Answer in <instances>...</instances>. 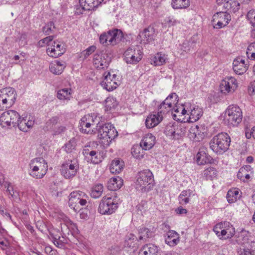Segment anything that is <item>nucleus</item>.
<instances>
[{
  "mask_svg": "<svg viewBox=\"0 0 255 255\" xmlns=\"http://www.w3.org/2000/svg\"><path fill=\"white\" fill-rule=\"evenodd\" d=\"M98 137L100 142L104 147L110 145L112 140L116 138L118 135V131L115 127L110 123L97 124Z\"/></svg>",
  "mask_w": 255,
  "mask_h": 255,
  "instance_id": "1",
  "label": "nucleus"
},
{
  "mask_svg": "<svg viewBox=\"0 0 255 255\" xmlns=\"http://www.w3.org/2000/svg\"><path fill=\"white\" fill-rule=\"evenodd\" d=\"M231 138L226 132H221L213 136L210 142V148L215 153L222 154L229 148Z\"/></svg>",
  "mask_w": 255,
  "mask_h": 255,
  "instance_id": "2",
  "label": "nucleus"
},
{
  "mask_svg": "<svg viewBox=\"0 0 255 255\" xmlns=\"http://www.w3.org/2000/svg\"><path fill=\"white\" fill-rule=\"evenodd\" d=\"M135 186L136 189L141 192L150 190L154 186V178L152 172L149 169L139 172Z\"/></svg>",
  "mask_w": 255,
  "mask_h": 255,
  "instance_id": "3",
  "label": "nucleus"
},
{
  "mask_svg": "<svg viewBox=\"0 0 255 255\" xmlns=\"http://www.w3.org/2000/svg\"><path fill=\"white\" fill-rule=\"evenodd\" d=\"M29 167V174L37 179L42 178L48 170L47 163L42 157H36L31 160Z\"/></svg>",
  "mask_w": 255,
  "mask_h": 255,
  "instance_id": "4",
  "label": "nucleus"
},
{
  "mask_svg": "<svg viewBox=\"0 0 255 255\" xmlns=\"http://www.w3.org/2000/svg\"><path fill=\"white\" fill-rule=\"evenodd\" d=\"M117 197L105 196L101 200L98 211L102 215H111L118 209Z\"/></svg>",
  "mask_w": 255,
  "mask_h": 255,
  "instance_id": "5",
  "label": "nucleus"
},
{
  "mask_svg": "<svg viewBox=\"0 0 255 255\" xmlns=\"http://www.w3.org/2000/svg\"><path fill=\"white\" fill-rule=\"evenodd\" d=\"M225 119L230 126H237L242 121L243 114L240 108L236 105L228 107L225 112Z\"/></svg>",
  "mask_w": 255,
  "mask_h": 255,
  "instance_id": "6",
  "label": "nucleus"
},
{
  "mask_svg": "<svg viewBox=\"0 0 255 255\" xmlns=\"http://www.w3.org/2000/svg\"><path fill=\"white\" fill-rule=\"evenodd\" d=\"M16 93L14 89L7 87L0 90V110L11 107L15 103Z\"/></svg>",
  "mask_w": 255,
  "mask_h": 255,
  "instance_id": "7",
  "label": "nucleus"
},
{
  "mask_svg": "<svg viewBox=\"0 0 255 255\" xmlns=\"http://www.w3.org/2000/svg\"><path fill=\"white\" fill-rule=\"evenodd\" d=\"M88 196L81 191H74L70 193L69 199V205L75 212H78L82 206L87 203Z\"/></svg>",
  "mask_w": 255,
  "mask_h": 255,
  "instance_id": "8",
  "label": "nucleus"
},
{
  "mask_svg": "<svg viewBox=\"0 0 255 255\" xmlns=\"http://www.w3.org/2000/svg\"><path fill=\"white\" fill-rule=\"evenodd\" d=\"M79 169V163L76 159H68L62 164L60 168L61 175L66 179L74 177Z\"/></svg>",
  "mask_w": 255,
  "mask_h": 255,
  "instance_id": "9",
  "label": "nucleus"
},
{
  "mask_svg": "<svg viewBox=\"0 0 255 255\" xmlns=\"http://www.w3.org/2000/svg\"><path fill=\"white\" fill-rule=\"evenodd\" d=\"M122 37V31L115 29L101 34L100 36V42L105 45L114 46L121 40Z\"/></svg>",
  "mask_w": 255,
  "mask_h": 255,
  "instance_id": "10",
  "label": "nucleus"
},
{
  "mask_svg": "<svg viewBox=\"0 0 255 255\" xmlns=\"http://www.w3.org/2000/svg\"><path fill=\"white\" fill-rule=\"evenodd\" d=\"M178 96L174 93L170 94L165 100L157 107V111L163 117L166 114L171 112L174 107L178 103Z\"/></svg>",
  "mask_w": 255,
  "mask_h": 255,
  "instance_id": "11",
  "label": "nucleus"
},
{
  "mask_svg": "<svg viewBox=\"0 0 255 255\" xmlns=\"http://www.w3.org/2000/svg\"><path fill=\"white\" fill-rule=\"evenodd\" d=\"M216 234L220 238H231L235 234L234 227L228 222H221L217 224L213 229Z\"/></svg>",
  "mask_w": 255,
  "mask_h": 255,
  "instance_id": "12",
  "label": "nucleus"
},
{
  "mask_svg": "<svg viewBox=\"0 0 255 255\" xmlns=\"http://www.w3.org/2000/svg\"><path fill=\"white\" fill-rule=\"evenodd\" d=\"M142 55L139 46L129 47L124 53V60L128 64H136L141 60Z\"/></svg>",
  "mask_w": 255,
  "mask_h": 255,
  "instance_id": "13",
  "label": "nucleus"
},
{
  "mask_svg": "<svg viewBox=\"0 0 255 255\" xmlns=\"http://www.w3.org/2000/svg\"><path fill=\"white\" fill-rule=\"evenodd\" d=\"M104 78L101 84L102 87L107 91H113L121 84L119 76L118 77L116 74L106 72L104 74Z\"/></svg>",
  "mask_w": 255,
  "mask_h": 255,
  "instance_id": "14",
  "label": "nucleus"
},
{
  "mask_svg": "<svg viewBox=\"0 0 255 255\" xmlns=\"http://www.w3.org/2000/svg\"><path fill=\"white\" fill-rule=\"evenodd\" d=\"M19 119H20V115L16 111H7L3 112L0 117V125L3 127L11 126L16 127Z\"/></svg>",
  "mask_w": 255,
  "mask_h": 255,
  "instance_id": "15",
  "label": "nucleus"
},
{
  "mask_svg": "<svg viewBox=\"0 0 255 255\" xmlns=\"http://www.w3.org/2000/svg\"><path fill=\"white\" fill-rule=\"evenodd\" d=\"M231 19V16L228 13L220 11L213 15L212 22L214 28L220 29L226 26Z\"/></svg>",
  "mask_w": 255,
  "mask_h": 255,
  "instance_id": "16",
  "label": "nucleus"
},
{
  "mask_svg": "<svg viewBox=\"0 0 255 255\" xmlns=\"http://www.w3.org/2000/svg\"><path fill=\"white\" fill-rule=\"evenodd\" d=\"M238 86V82L235 78L233 77H227L222 80L220 83V88L221 93L227 94L235 92Z\"/></svg>",
  "mask_w": 255,
  "mask_h": 255,
  "instance_id": "17",
  "label": "nucleus"
},
{
  "mask_svg": "<svg viewBox=\"0 0 255 255\" xmlns=\"http://www.w3.org/2000/svg\"><path fill=\"white\" fill-rule=\"evenodd\" d=\"M206 135V129L201 126L193 125L189 129L188 136L189 138L195 142L202 140Z\"/></svg>",
  "mask_w": 255,
  "mask_h": 255,
  "instance_id": "18",
  "label": "nucleus"
},
{
  "mask_svg": "<svg viewBox=\"0 0 255 255\" xmlns=\"http://www.w3.org/2000/svg\"><path fill=\"white\" fill-rule=\"evenodd\" d=\"M252 237L249 232L242 230L237 235V243L241 245L242 247H253L255 242L252 240Z\"/></svg>",
  "mask_w": 255,
  "mask_h": 255,
  "instance_id": "19",
  "label": "nucleus"
},
{
  "mask_svg": "<svg viewBox=\"0 0 255 255\" xmlns=\"http://www.w3.org/2000/svg\"><path fill=\"white\" fill-rule=\"evenodd\" d=\"M94 66L98 69H104L109 65L108 56L105 54H95L93 59Z\"/></svg>",
  "mask_w": 255,
  "mask_h": 255,
  "instance_id": "20",
  "label": "nucleus"
},
{
  "mask_svg": "<svg viewBox=\"0 0 255 255\" xmlns=\"http://www.w3.org/2000/svg\"><path fill=\"white\" fill-rule=\"evenodd\" d=\"M47 54L52 57L56 58L62 55L65 51L63 44L59 42L53 41V44L46 49Z\"/></svg>",
  "mask_w": 255,
  "mask_h": 255,
  "instance_id": "21",
  "label": "nucleus"
},
{
  "mask_svg": "<svg viewBox=\"0 0 255 255\" xmlns=\"http://www.w3.org/2000/svg\"><path fill=\"white\" fill-rule=\"evenodd\" d=\"M233 69L237 74L242 75L247 71L248 65L245 63V61L242 57H238L233 61Z\"/></svg>",
  "mask_w": 255,
  "mask_h": 255,
  "instance_id": "22",
  "label": "nucleus"
},
{
  "mask_svg": "<svg viewBox=\"0 0 255 255\" xmlns=\"http://www.w3.org/2000/svg\"><path fill=\"white\" fill-rule=\"evenodd\" d=\"M154 30L153 27H148L140 32L138 38L140 43L146 44L151 42L154 39Z\"/></svg>",
  "mask_w": 255,
  "mask_h": 255,
  "instance_id": "23",
  "label": "nucleus"
},
{
  "mask_svg": "<svg viewBox=\"0 0 255 255\" xmlns=\"http://www.w3.org/2000/svg\"><path fill=\"white\" fill-rule=\"evenodd\" d=\"M163 119V117L158 113L148 115L145 120V126L147 128H152L158 125Z\"/></svg>",
  "mask_w": 255,
  "mask_h": 255,
  "instance_id": "24",
  "label": "nucleus"
},
{
  "mask_svg": "<svg viewBox=\"0 0 255 255\" xmlns=\"http://www.w3.org/2000/svg\"><path fill=\"white\" fill-rule=\"evenodd\" d=\"M91 122H94V120L90 115L85 116L81 119L80 127L83 132L88 134L93 132V130L91 128L92 125Z\"/></svg>",
  "mask_w": 255,
  "mask_h": 255,
  "instance_id": "25",
  "label": "nucleus"
},
{
  "mask_svg": "<svg viewBox=\"0 0 255 255\" xmlns=\"http://www.w3.org/2000/svg\"><path fill=\"white\" fill-rule=\"evenodd\" d=\"M34 124V121L33 119H30V117H23L22 119L20 117L17 122V127L18 128L23 132L27 131L31 128Z\"/></svg>",
  "mask_w": 255,
  "mask_h": 255,
  "instance_id": "26",
  "label": "nucleus"
},
{
  "mask_svg": "<svg viewBox=\"0 0 255 255\" xmlns=\"http://www.w3.org/2000/svg\"><path fill=\"white\" fill-rule=\"evenodd\" d=\"M104 0H79L80 7L82 10H92L99 6Z\"/></svg>",
  "mask_w": 255,
  "mask_h": 255,
  "instance_id": "27",
  "label": "nucleus"
},
{
  "mask_svg": "<svg viewBox=\"0 0 255 255\" xmlns=\"http://www.w3.org/2000/svg\"><path fill=\"white\" fill-rule=\"evenodd\" d=\"M155 143V137L151 133H147L142 138L140 145L144 150L151 149Z\"/></svg>",
  "mask_w": 255,
  "mask_h": 255,
  "instance_id": "28",
  "label": "nucleus"
},
{
  "mask_svg": "<svg viewBox=\"0 0 255 255\" xmlns=\"http://www.w3.org/2000/svg\"><path fill=\"white\" fill-rule=\"evenodd\" d=\"M168 61V56L161 52H158L151 58L150 63L154 66H162Z\"/></svg>",
  "mask_w": 255,
  "mask_h": 255,
  "instance_id": "29",
  "label": "nucleus"
},
{
  "mask_svg": "<svg viewBox=\"0 0 255 255\" xmlns=\"http://www.w3.org/2000/svg\"><path fill=\"white\" fill-rule=\"evenodd\" d=\"M158 249L157 246L152 244L143 246L139 250L138 255H157Z\"/></svg>",
  "mask_w": 255,
  "mask_h": 255,
  "instance_id": "30",
  "label": "nucleus"
},
{
  "mask_svg": "<svg viewBox=\"0 0 255 255\" xmlns=\"http://www.w3.org/2000/svg\"><path fill=\"white\" fill-rule=\"evenodd\" d=\"M83 153L94 164H98L102 160L100 154H98L96 151L90 150L88 148L83 149Z\"/></svg>",
  "mask_w": 255,
  "mask_h": 255,
  "instance_id": "31",
  "label": "nucleus"
},
{
  "mask_svg": "<svg viewBox=\"0 0 255 255\" xmlns=\"http://www.w3.org/2000/svg\"><path fill=\"white\" fill-rule=\"evenodd\" d=\"M179 235L175 231H169L166 234L165 241L169 246L174 247L179 243Z\"/></svg>",
  "mask_w": 255,
  "mask_h": 255,
  "instance_id": "32",
  "label": "nucleus"
},
{
  "mask_svg": "<svg viewBox=\"0 0 255 255\" xmlns=\"http://www.w3.org/2000/svg\"><path fill=\"white\" fill-rule=\"evenodd\" d=\"M123 184V180L120 177L111 178L107 184L108 188L111 191L119 189Z\"/></svg>",
  "mask_w": 255,
  "mask_h": 255,
  "instance_id": "33",
  "label": "nucleus"
},
{
  "mask_svg": "<svg viewBox=\"0 0 255 255\" xmlns=\"http://www.w3.org/2000/svg\"><path fill=\"white\" fill-rule=\"evenodd\" d=\"M124 166V162L122 160L115 159L112 161L110 169L112 173L118 174L123 170Z\"/></svg>",
  "mask_w": 255,
  "mask_h": 255,
  "instance_id": "34",
  "label": "nucleus"
},
{
  "mask_svg": "<svg viewBox=\"0 0 255 255\" xmlns=\"http://www.w3.org/2000/svg\"><path fill=\"white\" fill-rule=\"evenodd\" d=\"M57 98L62 101L68 102L72 98V90L70 88H63L57 91Z\"/></svg>",
  "mask_w": 255,
  "mask_h": 255,
  "instance_id": "35",
  "label": "nucleus"
},
{
  "mask_svg": "<svg viewBox=\"0 0 255 255\" xmlns=\"http://www.w3.org/2000/svg\"><path fill=\"white\" fill-rule=\"evenodd\" d=\"M65 67L64 62L56 60L50 64L49 70L54 74L59 75L62 73Z\"/></svg>",
  "mask_w": 255,
  "mask_h": 255,
  "instance_id": "36",
  "label": "nucleus"
},
{
  "mask_svg": "<svg viewBox=\"0 0 255 255\" xmlns=\"http://www.w3.org/2000/svg\"><path fill=\"white\" fill-rule=\"evenodd\" d=\"M194 195V193L190 189L183 190L178 197L179 202L181 205H186L190 202L191 197Z\"/></svg>",
  "mask_w": 255,
  "mask_h": 255,
  "instance_id": "37",
  "label": "nucleus"
},
{
  "mask_svg": "<svg viewBox=\"0 0 255 255\" xmlns=\"http://www.w3.org/2000/svg\"><path fill=\"white\" fill-rule=\"evenodd\" d=\"M203 111L198 106H194L191 109L189 115V120L191 122H194L198 120L202 116Z\"/></svg>",
  "mask_w": 255,
  "mask_h": 255,
  "instance_id": "38",
  "label": "nucleus"
},
{
  "mask_svg": "<svg viewBox=\"0 0 255 255\" xmlns=\"http://www.w3.org/2000/svg\"><path fill=\"white\" fill-rule=\"evenodd\" d=\"M211 160V157L208 156L203 150H199L196 155V161L199 165H204L209 163Z\"/></svg>",
  "mask_w": 255,
  "mask_h": 255,
  "instance_id": "39",
  "label": "nucleus"
},
{
  "mask_svg": "<svg viewBox=\"0 0 255 255\" xmlns=\"http://www.w3.org/2000/svg\"><path fill=\"white\" fill-rule=\"evenodd\" d=\"M195 43L192 40H185L180 45V51H178L180 55H184L185 53H188L194 48Z\"/></svg>",
  "mask_w": 255,
  "mask_h": 255,
  "instance_id": "40",
  "label": "nucleus"
},
{
  "mask_svg": "<svg viewBox=\"0 0 255 255\" xmlns=\"http://www.w3.org/2000/svg\"><path fill=\"white\" fill-rule=\"evenodd\" d=\"M152 236V232L148 228L143 227L138 231V241L145 242Z\"/></svg>",
  "mask_w": 255,
  "mask_h": 255,
  "instance_id": "41",
  "label": "nucleus"
},
{
  "mask_svg": "<svg viewBox=\"0 0 255 255\" xmlns=\"http://www.w3.org/2000/svg\"><path fill=\"white\" fill-rule=\"evenodd\" d=\"M239 190L237 188H233L229 190L227 192L226 198L229 203H233L236 202L240 198Z\"/></svg>",
  "mask_w": 255,
  "mask_h": 255,
  "instance_id": "42",
  "label": "nucleus"
},
{
  "mask_svg": "<svg viewBox=\"0 0 255 255\" xmlns=\"http://www.w3.org/2000/svg\"><path fill=\"white\" fill-rule=\"evenodd\" d=\"M144 149L142 148V147L138 145H134L131 149V153L132 155L137 159H142L144 154V152L143 151Z\"/></svg>",
  "mask_w": 255,
  "mask_h": 255,
  "instance_id": "43",
  "label": "nucleus"
},
{
  "mask_svg": "<svg viewBox=\"0 0 255 255\" xmlns=\"http://www.w3.org/2000/svg\"><path fill=\"white\" fill-rule=\"evenodd\" d=\"M223 7L225 9L236 12L240 8V3L237 1L229 0L224 3Z\"/></svg>",
  "mask_w": 255,
  "mask_h": 255,
  "instance_id": "44",
  "label": "nucleus"
},
{
  "mask_svg": "<svg viewBox=\"0 0 255 255\" xmlns=\"http://www.w3.org/2000/svg\"><path fill=\"white\" fill-rule=\"evenodd\" d=\"M172 7L174 9L186 8L190 5L189 0H172Z\"/></svg>",
  "mask_w": 255,
  "mask_h": 255,
  "instance_id": "45",
  "label": "nucleus"
},
{
  "mask_svg": "<svg viewBox=\"0 0 255 255\" xmlns=\"http://www.w3.org/2000/svg\"><path fill=\"white\" fill-rule=\"evenodd\" d=\"M118 105V102L116 98L114 97H108L105 100V105L106 110L107 111L115 109L117 107Z\"/></svg>",
  "mask_w": 255,
  "mask_h": 255,
  "instance_id": "46",
  "label": "nucleus"
},
{
  "mask_svg": "<svg viewBox=\"0 0 255 255\" xmlns=\"http://www.w3.org/2000/svg\"><path fill=\"white\" fill-rule=\"evenodd\" d=\"M186 132V128L181 124H176L173 139H179L183 136Z\"/></svg>",
  "mask_w": 255,
  "mask_h": 255,
  "instance_id": "47",
  "label": "nucleus"
},
{
  "mask_svg": "<svg viewBox=\"0 0 255 255\" xmlns=\"http://www.w3.org/2000/svg\"><path fill=\"white\" fill-rule=\"evenodd\" d=\"M138 241H139L138 239L135 235L129 234L126 237L125 244L128 247L133 248Z\"/></svg>",
  "mask_w": 255,
  "mask_h": 255,
  "instance_id": "48",
  "label": "nucleus"
},
{
  "mask_svg": "<svg viewBox=\"0 0 255 255\" xmlns=\"http://www.w3.org/2000/svg\"><path fill=\"white\" fill-rule=\"evenodd\" d=\"M103 192V186L101 184H98L94 186L91 193V196L94 198L100 197Z\"/></svg>",
  "mask_w": 255,
  "mask_h": 255,
  "instance_id": "49",
  "label": "nucleus"
},
{
  "mask_svg": "<svg viewBox=\"0 0 255 255\" xmlns=\"http://www.w3.org/2000/svg\"><path fill=\"white\" fill-rule=\"evenodd\" d=\"M59 117L54 116L49 119L46 123L45 128L47 130H53L54 127L58 123Z\"/></svg>",
  "mask_w": 255,
  "mask_h": 255,
  "instance_id": "50",
  "label": "nucleus"
},
{
  "mask_svg": "<svg viewBox=\"0 0 255 255\" xmlns=\"http://www.w3.org/2000/svg\"><path fill=\"white\" fill-rule=\"evenodd\" d=\"M77 140L75 137H73L69 140L64 145L65 150L68 153L72 152L75 149Z\"/></svg>",
  "mask_w": 255,
  "mask_h": 255,
  "instance_id": "51",
  "label": "nucleus"
},
{
  "mask_svg": "<svg viewBox=\"0 0 255 255\" xmlns=\"http://www.w3.org/2000/svg\"><path fill=\"white\" fill-rule=\"evenodd\" d=\"M176 123L174 124L169 123L165 127L164 132L167 136L171 138H174V134L175 133V129L176 127Z\"/></svg>",
  "mask_w": 255,
  "mask_h": 255,
  "instance_id": "52",
  "label": "nucleus"
},
{
  "mask_svg": "<svg viewBox=\"0 0 255 255\" xmlns=\"http://www.w3.org/2000/svg\"><path fill=\"white\" fill-rule=\"evenodd\" d=\"M238 255H254L255 250L253 247H241L238 251Z\"/></svg>",
  "mask_w": 255,
  "mask_h": 255,
  "instance_id": "53",
  "label": "nucleus"
},
{
  "mask_svg": "<svg viewBox=\"0 0 255 255\" xmlns=\"http://www.w3.org/2000/svg\"><path fill=\"white\" fill-rule=\"evenodd\" d=\"M65 225L67 227L72 234L78 233V230L77 225L67 218L65 220Z\"/></svg>",
  "mask_w": 255,
  "mask_h": 255,
  "instance_id": "54",
  "label": "nucleus"
},
{
  "mask_svg": "<svg viewBox=\"0 0 255 255\" xmlns=\"http://www.w3.org/2000/svg\"><path fill=\"white\" fill-rule=\"evenodd\" d=\"M96 49V47L94 45L91 46L87 48L85 50H83L80 54V58L83 59L87 58L89 56H90L92 53H93Z\"/></svg>",
  "mask_w": 255,
  "mask_h": 255,
  "instance_id": "55",
  "label": "nucleus"
},
{
  "mask_svg": "<svg viewBox=\"0 0 255 255\" xmlns=\"http://www.w3.org/2000/svg\"><path fill=\"white\" fill-rule=\"evenodd\" d=\"M53 39V36H47L41 40H40L38 42V44L39 46L42 47L45 46V44H47L48 47L51 46L53 44V41H52Z\"/></svg>",
  "mask_w": 255,
  "mask_h": 255,
  "instance_id": "56",
  "label": "nucleus"
},
{
  "mask_svg": "<svg viewBox=\"0 0 255 255\" xmlns=\"http://www.w3.org/2000/svg\"><path fill=\"white\" fill-rule=\"evenodd\" d=\"M216 170L213 167H209L207 168L204 171V176L206 177L207 179H211L216 175Z\"/></svg>",
  "mask_w": 255,
  "mask_h": 255,
  "instance_id": "57",
  "label": "nucleus"
},
{
  "mask_svg": "<svg viewBox=\"0 0 255 255\" xmlns=\"http://www.w3.org/2000/svg\"><path fill=\"white\" fill-rule=\"evenodd\" d=\"M54 29V23L49 22L43 27V31L46 35H49L52 33Z\"/></svg>",
  "mask_w": 255,
  "mask_h": 255,
  "instance_id": "58",
  "label": "nucleus"
},
{
  "mask_svg": "<svg viewBox=\"0 0 255 255\" xmlns=\"http://www.w3.org/2000/svg\"><path fill=\"white\" fill-rule=\"evenodd\" d=\"M5 187L7 188L6 192L12 198H16L17 197V192L13 190V188L10 183L6 184Z\"/></svg>",
  "mask_w": 255,
  "mask_h": 255,
  "instance_id": "59",
  "label": "nucleus"
},
{
  "mask_svg": "<svg viewBox=\"0 0 255 255\" xmlns=\"http://www.w3.org/2000/svg\"><path fill=\"white\" fill-rule=\"evenodd\" d=\"M247 18L251 25L255 26V10H250L247 14Z\"/></svg>",
  "mask_w": 255,
  "mask_h": 255,
  "instance_id": "60",
  "label": "nucleus"
},
{
  "mask_svg": "<svg viewBox=\"0 0 255 255\" xmlns=\"http://www.w3.org/2000/svg\"><path fill=\"white\" fill-rule=\"evenodd\" d=\"M180 107H177L176 105L172 110L171 114L174 120H180V119L179 118V117L181 116V111H180Z\"/></svg>",
  "mask_w": 255,
  "mask_h": 255,
  "instance_id": "61",
  "label": "nucleus"
},
{
  "mask_svg": "<svg viewBox=\"0 0 255 255\" xmlns=\"http://www.w3.org/2000/svg\"><path fill=\"white\" fill-rule=\"evenodd\" d=\"M51 236H52L54 244L58 247L61 248L63 246V241L60 240V237L56 235L54 236L53 234Z\"/></svg>",
  "mask_w": 255,
  "mask_h": 255,
  "instance_id": "62",
  "label": "nucleus"
},
{
  "mask_svg": "<svg viewBox=\"0 0 255 255\" xmlns=\"http://www.w3.org/2000/svg\"><path fill=\"white\" fill-rule=\"evenodd\" d=\"M119 248L116 247H112L109 248L106 252V255H117Z\"/></svg>",
  "mask_w": 255,
  "mask_h": 255,
  "instance_id": "63",
  "label": "nucleus"
},
{
  "mask_svg": "<svg viewBox=\"0 0 255 255\" xmlns=\"http://www.w3.org/2000/svg\"><path fill=\"white\" fill-rule=\"evenodd\" d=\"M245 168H241L239 171V172L237 174L238 178L243 181H245V174H246L247 172L246 171Z\"/></svg>",
  "mask_w": 255,
  "mask_h": 255,
  "instance_id": "64",
  "label": "nucleus"
}]
</instances>
